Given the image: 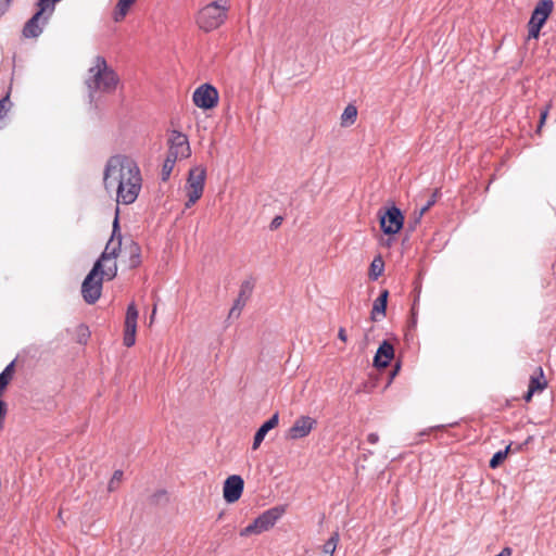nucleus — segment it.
<instances>
[{
    "label": "nucleus",
    "mask_w": 556,
    "mask_h": 556,
    "mask_svg": "<svg viewBox=\"0 0 556 556\" xmlns=\"http://www.w3.org/2000/svg\"><path fill=\"white\" fill-rule=\"evenodd\" d=\"M338 338L342 341V342H346L348 341V336H346V332H345V329L344 328H340L339 331H338Z\"/></svg>",
    "instance_id": "2f4dec72"
},
{
    "label": "nucleus",
    "mask_w": 556,
    "mask_h": 556,
    "mask_svg": "<svg viewBox=\"0 0 556 556\" xmlns=\"http://www.w3.org/2000/svg\"><path fill=\"white\" fill-rule=\"evenodd\" d=\"M138 315L139 313L136 305L134 303H130L127 307L125 317L124 344L127 348L132 346L136 342Z\"/></svg>",
    "instance_id": "4468645a"
},
{
    "label": "nucleus",
    "mask_w": 556,
    "mask_h": 556,
    "mask_svg": "<svg viewBox=\"0 0 556 556\" xmlns=\"http://www.w3.org/2000/svg\"><path fill=\"white\" fill-rule=\"evenodd\" d=\"M218 99L217 89L210 84H203L198 87L192 96L193 103L202 110L215 108L218 103Z\"/></svg>",
    "instance_id": "9b49d317"
},
{
    "label": "nucleus",
    "mask_w": 556,
    "mask_h": 556,
    "mask_svg": "<svg viewBox=\"0 0 556 556\" xmlns=\"http://www.w3.org/2000/svg\"><path fill=\"white\" fill-rule=\"evenodd\" d=\"M509 448L510 445L506 446L503 451L496 452L490 460V467L493 469L497 468L507 457Z\"/></svg>",
    "instance_id": "393cba45"
},
{
    "label": "nucleus",
    "mask_w": 556,
    "mask_h": 556,
    "mask_svg": "<svg viewBox=\"0 0 556 556\" xmlns=\"http://www.w3.org/2000/svg\"><path fill=\"white\" fill-rule=\"evenodd\" d=\"M135 2L136 0H118L113 12V20L117 23L122 22Z\"/></svg>",
    "instance_id": "412c9836"
},
{
    "label": "nucleus",
    "mask_w": 556,
    "mask_h": 556,
    "mask_svg": "<svg viewBox=\"0 0 556 556\" xmlns=\"http://www.w3.org/2000/svg\"><path fill=\"white\" fill-rule=\"evenodd\" d=\"M367 441L370 444H376L379 441V435L377 433H369L367 437Z\"/></svg>",
    "instance_id": "473e14b6"
},
{
    "label": "nucleus",
    "mask_w": 556,
    "mask_h": 556,
    "mask_svg": "<svg viewBox=\"0 0 556 556\" xmlns=\"http://www.w3.org/2000/svg\"><path fill=\"white\" fill-rule=\"evenodd\" d=\"M12 0H3V3L0 4V15H2L10 7Z\"/></svg>",
    "instance_id": "7c9ffc66"
},
{
    "label": "nucleus",
    "mask_w": 556,
    "mask_h": 556,
    "mask_svg": "<svg viewBox=\"0 0 556 556\" xmlns=\"http://www.w3.org/2000/svg\"><path fill=\"white\" fill-rule=\"evenodd\" d=\"M132 248H134V251L138 253L139 248L136 244H134Z\"/></svg>",
    "instance_id": "4c0bfd02"
},
{
    "label": "nucleus",
    "mask_w": 556,
    "mask_h": 556,
    "mask_svg": "<svg viewBox=\"0 0 556 556\" xmlns=\"http://www.w3.org/2000/svg\"><path fill=\"white\" fill-rule=\"evenodd\" d=\"M118 83L119 78L115 71L109 66L103 56L97 55L88 70V77L86 78L89 97L93 99L98 92L113 93Z\"/></svg>",
    "instance_id": "f03ea898"
},
{
    "label": "nucleus",
    "mask_w": 556,
    "mask_h": 556,
    "mask_svg": "<svg viewBox=\"0 0 556 556\" xmlns=\"http://www.w3.org/2000/svg\"><path fill=\"white\" fill-rule=\"evenodd\" d=\"M534 393L535 391H532L531 389L528 388V391L523 396L525 401L530 402Z\"/></svg>",
    "instance_id": "c9c22d12"
},
{
    "label": "nucleus",
    "mask_w": 556,
    "mask_h": 556,
    "mask_svg": "<svg viewBox=\"0 0 556 556\" xmlns=\"http://www.w3.org/2000/svg\"><path fill=\"white\" fill-rule=\"evenodd\" d=\"M103 185L108 192L115 193L117 204H132L142 187V176L137 162L124 154L111 156L104 167Z\"/></svg>",
    "instance_id": "f257e3e1"
},
{
    "label": "nucleus",
    "mask_w": 556,
    "mask_h": 556,
    "mask_svg": "<svg viewBox=\"0 0 556 556\" xmlns=\"http://www.w3.org/2000/svg\"><path fill=\"white\" fill-rule=\"evenodd\" d=\"M278 421H279V416L276 413L258 428V430L256 431V433L254 435V440H253V444H252L253 450H257L260 447L261 443L264 441L268 431L274 429L278 425Z\"/></svg>",
    "instance_id": "f3484780"
},
{
    "label": "nucleus",
    "mask_w": 556,
    "mask_h": 556,
    "mask_svg": "<svg viewBox=\"0 0 556 556\" xmlns=\"http://www.w3.org/2000/svg\"><path fill=\"white\" fill-rule=\"evenodd\" d=\"M548 109H549V105L541 113V116H540V127H542V125L545 123V119H546L547 114H548Z\"/></svg>",
    "instance_id": "72a5a7b5"
},
{
    "label": "nucleus",
    "mask_w": 556,
    "mask_h": 556,
    "mask_svg": "<svg viewBox=\"0 0 556 556\" xmlns=\"http://www.w3.org/2000/svg\"><path fill=\"white\" fill-rule=\"evenodd\" d=\"M388 290H383L380 295L375 300L372 311H371V319L378 320V316H384L387 309L388 302Z\"/></svg>",
    "instance_id": "6ab92c4d"
},
{
    "label": "nucleus",
    "mask_w": 556,
    "mask_h": 556,
    "mask_svg": "<svg viewBox=\"0 0 556 556\" xmlns=\"http://www.w3.org/2000/svg\"><path fill=\"white\" fill-rule=\"evenodd\" d=\"M357 117V109L356 106L349 104L345 106L342 115H341V125L350 126L355 123Z\"/></svg>",
    "instance_id": "b1692460"
},
{
    "label": "nucleus",
    "mask_w": 556,
    "mask_h": 556,
    "mask_svg": "<svg viewBox=\"0 0 556 556\" xmlns=\"http://www.w3.org/2000/svg\"><path fill=\"white\" fill-rule=\"evenodd\" d=\"M384 262L381 256H377L372 260L368 276L371 280H377L383 273Z\"/></svg>",
    "instance_id": "4be33fe9"
},
{
    "label": "nucleus",
    "mask_w": 556,
    "mask_h": 556,
    "mask_svg": "<svg viewBox=\"0 0 556 556\" xmlns=\"http://www.w3.org/2000/svg\"><path fill=\"white\" fill-rule=\"evenodd\" d=\"M547 387V381L544 377L542 367H538L535 372L531 376L529 381V389L535 392H542Z\"/></svg>",
    "instance_id": "aec40b11"
},
{
    "label": "nucleus",
    "mask_w": 556,
    "mask_h": 556,
    "mask_svg": "<svg viewBox=\"0 0 556 556\" xmlns=\"http://www.w3.org/2000/svg\"><path fill=\"white\" fill-rule=\"evenodd\" d=\"M250 294H251V289H250L249 285L247 283V285L242 286L237 300L235 301L232 307L229 311L230 318L231 317L238 318L240 316L241 311L245 306Z\"/></svg>",
    "instance_id": "a211bd4d"
},
{
    "label": "nucleus",
    "mask_w": 556,
    "mask_h": 556,
    "mask_svg": "<svg viewBox=\"0 0 556 556\" xmlns=\"http://www.w3.org/2000/svg\"><path fill=\"white\" fill-rule=\"evenodd\" d=\"M229 9L230 3L228 0L212 1L198 11L195 24L205 33L213 31L225 24Z\"/></svg>",
    "instance_id": "7ed1b4c3"
},
{
    "label": "nucleus",
    "mask_w": 556,
    "mask_h": 556,
    "mask_svg": "<svg viewBox=\"0 0 556 556\" xmlns=\"http://www.w3.org/2000/svg\"><path fill=\"white\" fill-rule=\"evenodd\" d=\"M206 180V168L203 165H197L189 169L187 181L185 185V193L187 202L185 206L191 207L203 195Z\"/></svg>",
    "instance_id": "423d86ee"
},
{
    "label": "nucleus",
    "mask_w": 556,
    "mask_h": 556,
    "mask_svg": "<svg viewBox=\"0 0 556 556\" xmlns=\"http://www.w3.org/2000/svg\"><path fill=\"white\" fill-rule=\"evenodd\" d=\"M80 329L84 331L83 336H88V333H87V328H85V327H80Z\"/></svg>",
    "instance_id": "e433bc0d"
},
{
    "label": "nucleus",
    "mask_w": 556,
    "mask_h": 556,
    "mask_svg": "<svg viewBox=\"0 0 556 556\" xmlns=\"http://www.w3.org/2000/svg\"><path fill=\"white\" fill-rule=\"evenodd\" d=\"M393 357H394L393 345L388 341H383L379 345V348L376 352V355L374 357V366L377 368H386L390 364V362L392 361Z\"/></svg>",
    "instance_id": "dca6fc26"
},
{
    "label": "nucleus",
    "mask_w": 556,
    "mask_h": 556,
    "mask_svg": "<svg viewBox=\"0 0 556 556\" xmlns=\"http://www.w3.org/2000/svg\"><path fill=\"white\" fill-rule=\"evenodd\" d=\"M380 226L384 233L395 235L403 227L404 217L401 211L392 206L384 213H379Z\"/></svg>",
    "instance_id": "f8f14e48"
},
{
    "label": "nucleus",
    "mask_w": 556,
    "mask_h": 556,
    "mask_svg": "<svg viewBox=\"0 0 556 556\" xmlns=\"http://www.w3.org/2000/svg\"><path fill=\"white\" fill-rule=\"evenodd\" d=\"M167 144V156L173 157V160L179 161L188 159L191 155L188 137L178 130H172L168 134Z\"/></svg>",
    "instance_id": "1a4fd4ad"
},
{
    "label": "nucleus",
    "mask_w": 556,
    "mask_h": 556,
    "mask_svg": "<svg viewBox=\"0 0 556 556\" xmlns=\"http://www.w3.org/2000/svg\"><path fill=\"white\" fill-rule=\"evenodd\" d=\"M118 230V217L115 216L113 223V233L111 239L105 245L103 253L97 262H101L102 276L106 277L108 280H112L117 274L116 257L121 250L122 237L121 233L117 236Z\"/></svg>",
    "instance_id": "20e7f679"
},
{
    "label": "nucleus",
    "mask_w": 556,
    "mask_h": 556,
    "mask_svg": "<svg viewBox=\"0 0 556 556\" xmlns=\"http://www.w3.org/2000/svg\"><path fill=\"white\" fill-rule=\"evenodd\" d=\"M339 541H340L339 533L333 532L331 534V536L323 545V556H333V553L337 549Z\"/></svg>",
    "instance_id": "5701e85b"
},
{
    "label": "nucleus",
    "mask_w": 556,
    "mask_h": 556,
    "mask_svg": "<svg viewBox=\"0 0 556 556\" xmlns=\"http://www.w3.org/2000/svg\"><path fill=\"white\" fill-rule=\"evenodd\" d=\"M178 160H173V157L166 156L163 167H162V179L167 180L174 169V166Z\"/></svg>",
    "instance_id": "a878e982"
},
{
    "label": "nucleus",
    "mask_w": 556,
    "mask_h": 556,
    "mask_svg": "<svg viewBox=\"0 0 556 556\" xmlns=\"http://www.w3.org/2000/svg\"><path fill=\"white\" fill-rule=\"evenodd\" d=\"M285 509L282 507H274L262 515H260L251 525L241 530V536H248L251 534H260L269 530L277 522L278 519L283 515Z\"/></svg>",
    "instance_id": "6e6552de"
},
{
    "label": "nucleus",
    "mask_w": 556,
    "mask_h": 556,
    "mask_svg": "<svg viewBox=\"0 0 556 556\" xmlns=\"http://www.w3.org/2000/svg\"><path fill=\"white\" fill-rule=\"evenodd\" d=\"M553 10L552 0H542L532 12L529 22V38H538L542 26Z\"/></svg>",
    "instance_id": "9d476101"
},
{
    "label": "nucleus",
    "mask_w": 556,
    "mask_h": 556,
    "mask_svg": "<svg viewBox=\"0 0 556 556\" xmlns=\"http://www.w3.org/2000/svg\"><path fill=\"white\" fill-rule=\"evenodd\" d=\"M11 108L12 102L10 100V94L7 93L3 98L0 99V121L7 116Z\"/></svg>",
    "instance_id": "cd10ccee"
},
{
    "label": "nucleus",
    "mask_w": 556,
    "mask_h": 556,
    "mask_svg": "<svg viewBox=\"0 0 556 556\" xmlns=\"http://www.w3.org/2000/svg\"><path fill=\"white\" fill-rule=\"evenodd\" d=\"M437 199H438V191H434L430 199L424 204L420 206V208L418 210V213H417V216H416V223H418L420 220V218L422 217V215L437 202Z\"/></svg>",
    "instance_id": "bb28decb"
},
{
    "label": "nucleus",
    "mask_w": 556,
    "mask_h": 556,
    "mask_svg": "<svg viewBox=\"0 0 556 556\" xmlns=\"http://www.w3.org/2000/svg\"><path fill=\"white\" fill-rule=\"evenodd\" d=\"M495 556H511V548L504 547L497 555Z\"/></svg>",
    "instance_id": "f704fd0d"
},
{
    "label": "nucleus",
    "mask_w": 556,
    "mask_h": 556,
    "mask_svg": "<svg viewBox=\"0 0 556 556\" xmlns=\"http://www.w3.org/2000/svg\"><path fill=\"white\" fill-rule=\"evenodd\" d=\"M101 270V262H96L83 281L81 295L88 304H94L101 296L102 281L106 279V277L102 276Z\"/></svg>",
    "instance_id": "0eeeda50"
},
{
    "label": "nucleus",
    "mask_w": 556,
    "mask_h": 556,
    "mask_svg": "<svg viewBox=\"0 0 556 556\" xmlns=\"http://www.w3.org/2000/svg\"><path fill=\"white\" fill-rule=\"evenodd\" d=\"M281 222H282V217H280V216H276V217L273 219L271 224H270V228H271V229H276V228H278V227L281 225Z\"/></svg>",
    "instance_id": "c756f323"
},
{
    "label": "nucleus",
    "mask_w": 556,
    "mask_h": 556,
    "mask_svg": "<svg viewBox=\"0 0 556 556\" xmlns=\"http://www.w3.org/2000/svg\"><path fill=\"white\" fill-rule=\"evenodd\" d=\"M58 2L60 0H38L37 12L27 21L23 28L24 37L36 38L42 33L43 26L53 14Z\"/></svg>",
    "instance_id": "39448f33"
},
{
    "label": "nucleus",
    "mask_w": 556,
    "mask_h": 556,
    "mask_svg": "<svg viewBox=\"0 0 556 556\" xmlns=\"http://www.w3.org/2000/svg\"><path fill=\"white\" fill-rule=\"evenodd\" d=\"M244 481L238 475H232L228 477L223 486V495L227 503L237 502L243 492Z\"/></svg>",
    "instance_id": "2eb2a0df"
},
{
    "label": "nucleus",
    "mask_w": 556,
    "mask_h": 556,
    "mask_svg": "<svg viewBox=\"0 0 556 556\" xmlns=\"http://www.w3.org/2000/svg\"><path fill=\"white\" fill-rule=\"evenodd\" d=\"M154 314H155V308L152 311L151 319H153Z\"/></svg>",
    "instance_id": "58836bf2"
},
{
    "label": "nucleus",
    "mask_w": 556,
    "mask_h": 556,
    "mask_svg": "<svg viewBox=\"0 0 556 556\" xmlns=\"http://www.w3.org/2000/svg\"><path fill=\"white\" fill-rule=\"evenodd\" d=\"M122 478H123V471L122 470L114 471V473H113V476H112V478H111V480L109 481V484H108V489H109L110 492H113V491H115L118 488V485H119V483L122 481Z\"/></svg>",
    "instance_id": "c85d7f7f"
},
{
    "label": "nucleus",
    "mask_w": 556,
    "mask_h": 556,
    "mask_svg": "<svg viewBox=\"0 0 556 556\" xmlns=\"http://www.w3.org/2000/svg\"><path fill=\"white\" fill-rule=\"evenodd\" d=\"M316 425V419L309 416H300L289 428L287 432V438L291 440H299L305 438L312 432Z\"/></svg>",
    "instance_id": "ddd939ff"
}]
</instances>
